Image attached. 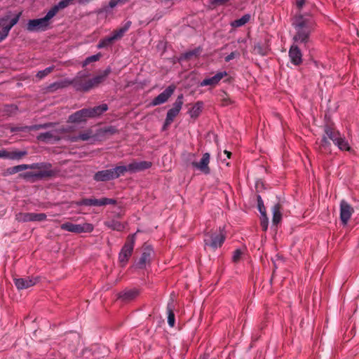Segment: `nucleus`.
I'll return each mask as SVG.
<instances>
[{
    "instance_id": "f257e3e1",
    "label": "nucleus",
    "mask_w": 359,
    "mask_h": 359,
    "mask_svg": "<svg viewBox=\"0 0 359 359\" xmlns=\"http://www.w3.org/2000/svg\"><path fill=\"white\" fill-rule=\"evenodd\" d=\"M294 25L297 29V34L294 36V41L295 42H306L315 25L313 19L309 16L304 17L301 15L296 18Z\"/></svg>"
},
{
    "instance_id": "f03ea898",
    "label": "nucleus",
    "mask_w": 359,
    "mask_h": 359,
    "mask_svg": "<svg viewBox=\"0 0 359 359\" xmlns=\"http://www.w3.org/2000/svg\"><path fill=\"white\" fill-rule=\"evenodd\" d=\"M111 69H107L102 74L95 76L93 79H88L87 77L76 78L74 80L75 86L81 90L87 91L97 86L102 83L104 79L109 74Z\"/></svg>"
},
{
    "instance_id": "7ed1b4c3",
    "label": "nucleus",
    "mask_w": 359,
    "mask_h": 359,
    "mask_svg": "<svg viewBox=\"0 0 359 359\" xmlns=\"http://www.w3.org/2000/svg\"><path fill=\"white\" fill-rule=\"evenodd\" d=\"M226 239V232L224 228L219 227L214 231L208 233L204 238L205 245L210 246L212 249L220 248Z\"/></svg>"
},
{
    "instance_id": "20e7f679",
    "label": "nucleus",
    "mask_w": 359,
    "mask_h": 359,
    "mask_svg": "<svg viewBox=\"0 0 359 359\" xmlns=\"http://www.w3.org/2000/svg\"><path fill=\"white\" fill-rule=\"evenodd\" d=\"M55 15L49 10L45 17L29 20L27 25V29L29 32L44 31L47 29L50 23V20Z\"/></svg>"
},
{
    "instance_id": "39448f33",
    "label": "nucleus",
    "mask_w": 359,
    "mask_h": 359,
    "mask_svg": "<svg viewBox=\"0 0 359 359\" xmlns=\"http://www.w3.org/2000/svg\"><path fill=\"white\" fill-rule=\"evenodd\" d=\"M30 169L35 171L29 173V175L36 178L48 177L53 175L54 172L51 170V165L48 163H36L30 165Z\"/></svg>"
},
{
    "instance_id": "423d86ee",
    "label": "nucleus",
    "mask_w": 359,
    "mask_h": 359,
    "mask_svg": "<svg viewBox=\"0 0 359 359\" xmlns=\"http://www.w3.org/2000/svg\"><path fill=\"white\" fill-rule=\"evenodd\" d=\"M134 243L135 235L128 236L118 256L119 262L122 266H125L126 264L130 257L131 256L134 248Z\"/></svg>"
},
{
    "instance_id": "0eeeda50",
    "label": "nucleus",
    "mask_w": 359,
    "mask_h": 359,
    "mask_svg": "<svg viewBox=\"0 0 359 359\" xmlns=\"http://www.w3.org/2000/svg\"><path fill=\"white\" fill-rule=\"evenodd\" d=\"M60 228L62 230L76 233L83 232L90 233L93 230V226L89 223L75 224L71 222H66L62 224Z\"/></svg>"
},
{
    "instance_id": "6e6552de",
    "label": "nucleus",
    "mask_w": 359,
    "mask_h": 359,
    "mask_svg": "<svg viewBox=\"0 0 359 359\" xmlns=\"http://www.w3.org/2000/svg\"><path fill=\"white\" fill-rule=\"evenodd\" d=\"M22 12H20L15 18L11 19L9 24H6L9 17L5 16L0 18V27H2V30L0 32V42L3 41L8 34L11 29L18 23Z\"/></svg>"
},
{
    "instance_id": "1a4fd4ad",
    "label": "nucleus",
    "mask_w": 359,
    "mask_h": 359,
    "mask_svg": "<svg viewBox=\"0 0 359 359\" xmlns=\"http://www.w3.org/2000/svg\"><path fill=\"white\" fill-rule=\"evenodd\" d=\"M46 219L45 213L20 212L16 215V219L20 222H41Z\"/></svg>"
},
{
    "instance_id": "9d476101",
    "label": "nucleus",
    "mask_w": 359,
    "mask_h": 359,
    "mask_svg": "<svg viewBox=\"0 0 359 359\" xmlns=\"http://www.w3.org/2000/svg\"><path fill=\"white\" fill-rule=\"evenodd\" d=\"M182 96H178L177 99L175 102L173 104V107L168 110L165 121V126H169L173 121L174 118L178 115L180 113L183 102H182Z\"/></svg>"
},
{
    "instance_id": "9b49d317",
    "label": "nucleus",
    "mask_w": 359,
    "mask_h": 359,
    "mask_svg": "<svg viewBox=\"0 0 359 359\" xmlns=\"http://www.w3.org/2000/svg\"><path fill=\"white\" fill-rule=\"evenodd\" d=\"M176 89V86L175 85L169 86L163 92L160 93L157 97H156L152 101V105L156 106L161 104L165 103L168 101L169 97L173 94Z\"/></svg>"
},
{
    "instance_id": "f8f14e48",
    "label": "nucleus",
    "mask_w": 359,
    "mask_h": 359,
    "mask_svg": "<svg viewBox=\"0 0 359 359\" xmlns=\"http://www.w3.org/2000/svg\"><path fill=\"white\" fill-rule=\"evenodd\" d=\"M210 156L208 153H205L199 162H193L192 165L201 171L204 174H209L210 169L209 167Z\"/></svg>"
},
{
    "instance_id": "ddd939ff",
    "label": "nucleus",
    "mask_w": 359,
    "mask_h": 359,
    "mask_svg": "<svg viewBox=\"0 0 359 359\" xmlns=\"http://www.w3.org/2000/svg\"><path fill=\"white\" fill-rule=\"evenodd\" d=\"M89 118L91 117L88 109H83L69 116L68 121L69 123H79L86 121Z\"/></svg>"
},
{
    "instance_id": "4468645a",
    "label": "nucleus",
    "mask_w": 359,
    "mask_h": 359,
    "mask_svg": "<svg viewBox=\"0 0 359 359\" xmlns=\"http://www.w3.org/2000/svg\"><path fill=\"white\" fill-rule=\"evenodd\" d=\"M38 282L36 278L27 277L25 278H15L14 280L15 285L18 290L27 289L36 285Z\"/></svg>"
},
{
    "instance_id": "2eb2a0df",
    "label": "nucleus",
    "mask_w": 359,
    "mask_h": 359,
    "mask_svg": "<svg viewBox=\"0 0 359 359\" xmlns=\"http://www.w3.org/2000/svg\"><path fill=\"white\" fill-rule=\"evenodd\" d=\"M353 212V208L346 202L342 201L340 204V219L344 224H346Z\"/></svg>"
},
{
    "instance_id": "dca6fc26",
    "label": "nucleus",
    "mask_w": 359,
    "mask_h": 359,
    "mask_svg": "<svg viewBox=\"0 0 359 359\" xmlns=\"http://www.w3.org/2000/svg\"><path fill=\"white\" fill-rule=\"evenodd\" d=\"M289 57L291 62L294 65H299L302 62V52L295 44L291 46L289 50Z\"/></svg>"
},
{
    "instance_id": "f3484780",
    "label": "nucleus",
    "mask_w": 359,
    "mask_h": 359,
    "mask_svg": "<svg viewBox=\"0 0 359 359\" xmlns=\"http://www.w3.org/2000/svg\"><path fill=\"white\" fill-rule=\"evenodd\" d=\"M151 163L149 161H134L127 165L128 172H136L149 168L151 166Z\"/></svg>"
},
{
    "instance_id": "a211bd4d",
    "label": "nucleus",
    "mask_w": 359,
    "mask_h": 359,
    "mask_svg": "<svg viewBox=\"0 0 359 359\" xmlns=\"http://www.w3.org/2000/svg\"><path fill=\"white\" fill-rule=\"evenodd\" d=\"M227 75L226 72H222L217 73L214 76L211 78L205 79L201 83V86H210L212 87L215 86L219 82Z\"/></svg>"
},
{
    "instance_id": "6ab92c4d",
    "label": "nucleus",
    "mask_w": 359,
    "mask_h": 359,
    "mask_svg": "<svg viewBox=\"0 0 359 359\" xmlns=\"http://www.w3.org/2000/svg\"><path fill=\"white\" fill-rule=\"evenodd\" d=\"M153 255V250L151 248H147L144 249V251L141 255V257L138 262V266L140 268H144L149 264L151 259Z\"/></svg>"
},
{
    "instance_id": "aec40b11",
    "label": "nucleus",
    "mask_w": 359,
    "mask_h": 359,
    "mask_svg": "<svg viewBox=\"0 0 359 359\" xmlns=\"http://www.w3.org/2000/svg\"><path fill=\"white\" fill-rule=\"evenodd\" d=\"M112 173L111 169L99 171L95 173L94 179L96 181H109L113 180Z\"/></svg>"
},
{
    "instance_id": "412c9836",
    "label": "nucleus",
    "mask_w": 359,
    "mask_h": 359,
    "mask_svg": "<svg viewBox=\"0 0 359 359\" xmlns=\"http://www.w3.org/2000/svg\"><path fill=\"white\" fill-rule=\"evenodd\" d=\"M61 137L53 132H48L45 133H41L38 136V139L41 141L47 142H53L57 140H60Z\"/></svg>"
},
{
    "instance_id": "4be33fe9",
    "label": "nucleus",
    "mask_w": 359,
    "mask_h": 359,
    "mask_svg": "<svg viewBox=\"0 0 359 359\" xmlns=\"http://www.w3.org/2000/svg\"><path fill=\"white\" fill-rule=\"evenodd\" d=\"M74 0H61L57 4L53 6L50 10L53 15H56L60 10L64 9L73 4Z\"/></svg>"
},
{
    "instance_id": "5701e85b",
    "label": "nucleus",
    "mask_w": 359,
    "mask_h": 359,
    "mask_svg": "<svg viewBox=\"0 0 359 359\" xmlns=\"http://www.w3.org/2000/svg\"><path fill=\"white\" fill-rule=\"evenodd\" d=\"M108 107L106 104H102L100 106L95 107L93 108L88 109L90 111V116L91 118L98 116L102 113L107 110Z\"/></svg>"
},
{
    "instance_id": "b1692460",
    "label": "nucleus",
    "mask_w": 359,
    "mask_h": 359,
    "mask_svg": "<svg viewBox=\"0 0 359 359\" xmlns=\"http://www.w3.org/2000/svg\"><path fill=\"white\" fill-rule=\"evenodd\" d=\"M335 145L337 146V147L341 151H351V148L348 142V141L346 140V138L344 136H341L339 137L336 142H334Z\"/></svg>"
},
{
    "instance_id": "393cba45",
    "label": "nucleus",
    "mask_w": 359,
    "mask_h": 359,
    "mask_svg": "<svg viewBox=\"0 0 359 359\" xmlns=\"http://www.w3.org/2000/svg\"><path fill=\"white\" fill-rule=\"evenodd\" d=\"M203 107V103L202 102H197L189 110V114L191 118H197L201 113Z\"/></svg>"
},
{
    "instance_id": "a878e982",
    "label": "nucleus",
    "mask_w": 359,
    "mask_h": 359,
    "mask_svg": "<svg viewBox=\"0 0 359 359\" xmlns=\"http://www.w3.org/2000/svg\"><path fill=\"white\" fill-rule=\"evenodd\" d=\"M325 133L326 134V135L333 142H336V140L340 137L341 136V135L340 134V133L335 130L334 128L330 127V126H327L325 128Z\"/></svg>"
},
{
    "instance_id": "bb28decb",
    "label": "nucleus",
    "mask_w": 359,
    "mask_h": 359,
    "mask_svg": "<svg viewBox=\"0 0 359 359\" xmlns=\"http://www.w3.org/2000/svg\"><path fill=\"white\" fill-rule=\"evenodd\" d=\"M281 205L279 203L276 204L273 207V223L275 224H278L282 219V214H281Z\"/></svg>"
},
{
    "instance_id": "cd10ccee",
    "label": "nucleus",
    "mask_w": 359,
    "mask_h": 359,
    "mask_svg": "<svg viewBox=\"0 0 359 359\" xmlns=\"http://www.w3.org/2000/svg\"><path fill=\"white\" fill-rule=\"evenodd\" d=\"M250 18H251V15L250 14H245L241 18L231 22V25L235 28L241 27V26L245 25L247 22H248L250 21Z\"/></svg>"
},
{
    "instance_id": "c85d7f7f",
    "label": "nucleus",
    "mask_w": 359,
    "mask_h": 359,
    "mask_svg": "<svg viewBox=\"0 0 359 359\" xmlns=\"http://www.w3.org/2000/svg\"><path fill=\"white\" fill-rule=\"evenodd\" d=\"M130 26V22H128L123 27L115 30L111 35L113 36V39L114 40L121 39L123 36L125 32L129 29Z\"/></svg>"
},
{
    "instance_id": "c756f323",
    "label": "nucleus",
    "mask_w": 359,
    "mask_h": 359,
    "mask_svg": "<svg viewBox=\"0 0 359 359\" xmlns=\"http://www.w3.org/2000/svg\"><path fill=\"white\" fill-rule=\"evenodd\" d=\"M113 176V179L118 178L121 175L125 174V172H128V167L125 165H119L116 167L115 168L111 169Z\"/></svg>"
},
{
    "instance_id": "7c9ffc66",
    "label": "nucleus",
    "mask_w": 359,
    "mask_h": 359,
    "mask_svg": "<svg viewBox=\"0 0 359 359\" xmlns=\"http://www.w3.org/2000/svg\"><path fill=\"white\" fill-rule=\"evenodd\" d=\"M331 144L326 137H323L319 142V149L323 153L330 151Z\"/></svg>"
},
{
    "instance_id": "2f4dec72",
    "label": "nucleus",
    "mask_w": 359,
    "mask_h": 359,
    "mask_svg": "<svg viewBox=\"0 0 359 359\" xmlns=\"http://www.w3.org/2000/svg\"><path fill=\"white\" fill-rule=\"evenodd\" d=\"M105 224L109 228L118 231H121L125 228L124 224L118 221L113 220L110 222H107Z\"/></svg>"
},
{
    "instance_id": "473e14b6",
    "label": "nucleus",
    "mask_w": 359,
    "mask_h": 359,
    "mask_svg": "<svg viewBox=\"0 0 359 359\" xmlns=\"http://www.w3.org/2000/svg\"><path fill=\"white\" fill-rule=\"evenodd\" d=\"M115 40L113 39L112 36L106 37L100 41V42L97 44V48H102L107 47V46H109L110 44H111Z\"/></svg>"
},
{
    "instance_id": "72a5a7b5",
    "label": "nucleus",
    "mask_w": 359,
    "mask_h": 359,
    "mask_svg": "<svg viewBox=\"0 0 359 359\" xmlns=\"http://www.w3.org/2000/svg\"><path fill=\"white\" fill-rule=\"evenodd\" d=\"M27 154L26 151H8V158L10 159H20Z\"/></svg>"
},
{
    "instance_id": "f704fd0d",
    "label": "nucleus",
    "mask_w": 359,
    "mask_h": 359,
    "mask_svg": "<svg viewBox=\"0 0 359 359\" xmlns=\"http://www.w3.org/2000/svg\"><path fill=\"white\" fill-rule=\"evenodd\" d=\"M81 204L85 205H96V206L102 205L101 199H91V198L83 200V201L81 203Z\"/></svg>"
},
{
    "instance_id": "c9c22d12",
    "label": "nucleus",
    "mask_w": 359,
    "mask_h": 359,
    "mask_svg": "<svg viewBox=\"0 0 359 359\" xmlns=\"http://www.w3.org/2000/svg\"><path fill=\"white\" fill-rule=\"evenodd\" d=\"M168 323L170 327H173L175 323V314L172 311V308L170 305L168 306Z\"/></svg>"
},
{
    "instance_id": "e433bc0d",
    "label": "nucleus",
    "mask_w": 359,
    "mask_h": 359,
    "mask_svg": "<svg viewBox=\"0 0 359 359\" xmlns=\"http://www.w3.org/2000/svg\"><path fill=\"white\" fill-rule=\"evenodd\" d=\"M101 56H102V55L100 53H97L96 55H94L87 57L84 60L83 66H86L88 64H90V62H96V61L99 60L100 59Z\"/></svg>"
},
{
    "instance_id": "4c0bfd02",
    "label": "nucleus",
    "mask_w": 359,
    "mask_h": 359,
    "mask_svg": "<svg viewBox=\"0 0 359 359\" xmlns=\"http://www.w3.org/2000/svg\"><path fill=\"white\" fill-rule=\"evenodd\" d=\"M29 168H30V165L22 164L16 165L11 168V173H16Z\"/></svg>"
},
{
    "instance_id": "58836bf2",
    "label": "nucleus",
    "mask_w": 359,
    "mask_h": 359,
    "mask_svg": "<svg viewBox=\"0 0 359 359\" xmlns=\"http://www.w3.org/2000/svg\"><path fill=\"white\" fill-rule=\"evenodd\" d=\"M53 67H50L45 69L44 70L39 71L36 74V77H38L39 79H41L43 78L44 76H47L48 74H49L53 71Z\"/></svg>"
},
{
    "instance_id": "ea45409f",
    "label": "nucleus",
    "mask_w": 359,
    "mask_h": 359,
    "mask_svg": "<svg viewBox=\"0 0 359 359\" xmlns=\"http://www.w3.org/2000/svg\"><path fill=\"white\" fill-rule=\"evenodd\" d=\"M243 255V252L241 250H236L234 252H233V257H232V259H233V262H238L240 261L241 258V256Z\"/></svg>"
},
{
    "instance_id": "a19ab883",
    "label": "nucleus",
    "mask_w": 359,
    "mask_h": 359,
    "mask_svg": "<svg viewBox=\"0 0 359 359\" xmlns=\"http://www.w3.org/2000/svg\"><path fill=\"white\" fill-rule=\"evenodd\" d=\"M138 292L136 290H130L125 293V299H133L137 295Z\"/></svg>"
},
{
    "instance_id": "79ce46f5",
    "label": "nucleus",
    "mask_w": 359,
    "mask_h": 359,
    "mask_svg": "<svg viewBox=\"0 0 359 359\" xmlns=\"http://www.w3.org/2000/svg\"><path fill=\"white\" fill-rule=\"evenodd\" d=\"M258 207H259V212L262 214V215L264 217H266V209L264 206L262 201L260 200L258 201Z\"/></svg>"
},
{
    "instance_id": "37998d69",
    "label": "nucleus",
    "mask_w": 359,
    "mask_h": 359,
    "mask_svg": "<svg viewBox=\"0 0 359 359\" xmlns=\"http://www.w3.org/2000/svg\"><path fill=\"white\" fill-rule=\"evenodd\" d=\"M100 199H101L102 205L116 203V201L114 199H111V198H102Z\"/></svg>"
},
{
    "instance_id": "c03bdc74",
    "label": "nucleus",
    "mask_w": 359,
    "mask_h": 359,
    "mask_svg": "<svg viewBox=\"0 0 359 359\" xmlns=\"http://www.w3.org/2000/svg\"><path fill=\"white\" fill-rule=\"evenodd\" d=\"M90 136H91V133L86 132V133L81 134L79 137V139L85 141V140H88L90 137Z\"/></svg>"
},
{
    "instance_id": "a18cd8bd",
    "label": "nucleus",
    "mask_w": 359,
    "mask_h": 359,
    "mask_svg": "<svg viewBox=\"0 0 359 359\" xmlns=\"http://www.w3.org/2000/svg\"><path fill=\"white\" fill-rule=\"evenodd\" d=\"M229 1L230 0H212V3L217 6H222V5H224Z\"/></svg>"
},
{
    "instance_id": "49530a36",
    "label": "nucleus",
    "mask_w": 359,
    "mask_h": 359,
    "mask_svg": "<svg viewBox=\"0 0 359 359\" xmlns=\"http://www.w3.org/2000/svg\"><path fill=\"white\" fill-rule=\"evenodd\" d=\"M232 103L231 100L229 97H225L222 100V105L227 106Z\"/></svg>"
},
{
    "instance_id": "de8ad7c7",
    "label": "nucleus",
    "mask_w": 359,
    "mask_h": 359,
    "mask_svg": "<svg viewBox=\"0 0 359 359\" xmlns=\"http://www.w3.org/2000/svg\"><path fill=\"white\" fill-rule=\"evenodd\" d=\"M306 0H297L296 5L299 9H301L305 4Z\"/></svg>"
},
{
    "instance_id": "09e8293b",
    "label": "nucleus",
    "mask_w": 359,
    "mask_h": 359,
    "mask_svg": "<svg viewBox=\"0 0 359 359\" xmlns=\"http://www.w3.org/2000/svg\"><path fill=\"white\" fill-rule=\"evenodd\" d=\"M121 0H111L109 4L110 8H114Z\"/></svg>"
},
{
    "instance_id": "8fccbe9b",
    "label": "nucleus",
    "mask_w": 359,
    "mask_h": 359,
    "mask_svg": "<svg viewBox=\"0 0 359 359\" xmlns=\"http://www.w3.org/2000/svg\"><path fill=\"white\" fill-rule=\"evenodd\" d=\"M235 57H236V53L232 52L231 54H229V55H227V56L225 57V61H226V62H229V61H230L231 60H233Z\"/></svg>"
},
{
    "instance_id": "3c124183",
    "label": "nucleus",
    "mask_w": 359,
    "mask_h": 359,
    "mask_svg": "<svg viewBox=\"0 0 359 359\" xmlns=\"http://www.w3.org/2000/svg\"><path fill=\"white\" fill-rule=\"evenodd\" d=\"M8 151L6 150H0V158H8Z\"/></svg>"
},
{
    "instance_id": "603ef678",
    "label": "nucleus",
    "mask_w": 359,
    "mask_h": 359,
    "mask_svg": "<svg viewBox=\"0 0 359 359\" xmlns=\"http://www.w3.org/2000/svg\"><path fill=\"white\" fill-rule=\"evenodd\" d=\"M267 219L266 217H264V219L262 222V226L264 231L267 229Z\"/></svg>"
},
{
    "instance_id": "864d4df0",
    "label": "nucleus",
    "mask_w": 359,
    "mask_h": 359,
    "mask_svg": "<svg viewBox=\"0 0 359 359\" xmlns=\"http://www.w3.org/2000/svg\"><path fill=\"white\" fill-rule=\"evenodd\" d=\"M224 153L226 154L227 157L230 158L231 153L230 151H228L226 150L224 151Z\"/></svg>"
},
{
    "instance_id": "5fc2aeb1",
    "label": "nucleus",
    "mask_w": 359,
    "mask_h": 359,
    "mask_svg": "<svg viewBox=\"0 0 359 359\" xmlns=\"http://www.w3.org/2000/svg\"><path fill=\"white\" fill-rule=\"evenodd\" d=\"M104 11H107V8L104 7L102 8H101L98 13H102V12H104Z\"/></svg>"
}]
</instances>
